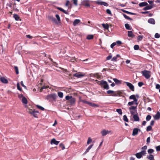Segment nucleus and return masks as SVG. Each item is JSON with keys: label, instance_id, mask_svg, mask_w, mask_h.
Returning a JSON list of instances; mask_svg holds the SVG:
<instances>
[{"label": "nucleus", "instance_id": "nucleus-1", "mask_svg": "<svg viewBox=\"0 0 160 160\" xmlns=\"http://www.w3.org/2000/svg\"><path fill=\"white\" fill-rule=\"evenodd\" d=\"M107 92L108 94H111L113 96H120L122 94V92L121 91H118L114 92L111 90H108L107 91Z\"/></svg>", "mask_w": 160, "mask_h": 160}, {"label": "nucleus", "instance_id": "nucleus-2", "mask_svg": "<svg viewBox=\"0 0 160 160\" xmlns=\"http://www.w3.org/2000/svg\"><path fill=\"white\" fill-rule=\"evenodd\" d=\"M100 82V83H98L99 85H103V87L104 89L108 90L109 88V87L106 81L102 80L100 82Z\"/></svg>", "mask_w": 160, "mask_h": 160}, {"label": "nucleus", "instance_id": "nucleus-3", "mask_svg": "<svg viewBox=\"0 0 160 160\" xmlns=\"http://www.w3.org/2000/svg\"><path fill=\"white\" fill-rule=\"evenodd\" d=\"M142 75L144 76L146 79H149L151 76L150 71L146 70H144L141 72Z\"/></svg>", "mask_w": 160, "mask_h": 160}, {"label": "nucleus", "instance_id": "nucleus-4", "mask_svg": "<svg viewBox=\"0 0 160 160\" xmlns=\"http://www.w3.org/2000/svg\"><path fill=\"white\" fill-rule=\"evenodd\" d=\"M56 97L57 96L56 94H49L46 96V98L47 99H51L53 100H55Z\"/></svg>", "mask_w": 160, "mask_h": 160}, {"label": "nucleus", "instance_id": "nucleus-5", "mask_svg": "<svg viewBox=\"0 0 160 160\" xmlns=\"http://www.w3.org/2000/svg\"><path fill=\"white\" fill-rule=\"evenodd\" d=\"M112 132L111 131L106 130L105 129H103L101 132V133L102 136L106 135Z\"/></svg>", "mask_w": 160, "mask_h": 160}, {"label": "nucleus", "instance_id": "nucleus-6", "mask_svg": "<svg viewBox=\"0 0 160 160\" xmlns=\"http://www.w3.org/2000/svg\"><path fill=\"white\" fill-rule=\"evenodd\" d=\"M88 2L89 1L88 0H83L81 2V4L86 7H90V4Z\"/></svg>", "mask_w": 160, "mask_h": 160}, {"label": "nucleus", "instance_id": "nucleus-7", "mask_svg": "<svg viewBox=\"0 0 160 160\" xmlns=\"http://www.w3.org/2000/svg\"><path fill=\"white\" fill-rule=\"evenodd\" d=\"M125 83L129 87L130 90L132 91H134V86L132 83L128 82H125Z\"/></svg>", "mask_w": 160, "mask_h": 160}, {"label": "nucleus", "instance_id": "nucleus-8", "mask_svg": "<svg viewBox=\"0 0 160 160\" xmlns=\"http://www.w3.org/2000/svg\"><path fill=\"white\" fill-rule=\"evenodd\" d=\"M95 3L98 4V5H103L105 6H108V4L107 3L102 2L100 0H98L97 1L95 2Z\"/></svg>", "mask_w": 160, "mask_h": 160}, {"label": "nucleus", "instance_id": "nucleus-9", "mask_svg": "<svg viewBox=\"0 0 160 160\" xmlns=\"http://www.w3.org/2000/svg\"><path fill=\"white\" fill-rule=\"evenodd\" d=\"M141 130L138 128H134L133 129L132 133V136H135L138 134V132L140 131Z\"/></svg>", "mask_w": 160, "mask_h": 160}, {"label": "nucleus", "instance_id": "nucleus-10", "mask_svg": "<svg viewBox=\"0 0 160 160\" xmlns=\"http://www.w3.org/2000/svg\"><path fill=\"white\" fill-rule=\"evenodd\" d=\"M47 18L49 20H51L54 22H57L56 20L52 16L49 15L47 17Z\"/></svg>", "mask_w": 160, "mask_h": 160}, {"label": "nucleus", "instance_id": "nucleus-11", "mask_svg": "<svg viewBox=\"0 0 160 160\" xmlns=\"http://www.w3.org/2000/svg\"><path fill=\"white\" fill-rule=\"evenodd\" d=\"M73 76L74 77H77L78 78H81L82 77H83L84 76V74H81V73L79 72L78 73H76L74 74Z\"/></svg>", "mask_w": 160, "mask_h": 160}, {"label": "nucleus", "instance_id": "nucleus-12", "mask_svg": "<svg viewBox=\"0 0 160 160\" xmlns=\"http://www.w3.org/2000/svg\"><path fill=\"white\" fill-rule=\"evenodd\" d=\"M75 99L74 98H72L68 102V103H69L70 105H73L75 104Z\"/></svg>", "mask_w": 160, "mask_h": 160}, {"label": "nucleus", "instance_id": "nucleus-13", "mask_svg": "<svg viewBox=\"0 0 160 160\" xmlns=\"http://www.w3.org/2000/svg\"><path fill=\"white\" fill-rule=\"evenodd\" d=\"M59 142V141H57L55 138H53L51 140L50 143L51 144H54L56 145H58Z\"/></svg>", "mask_w": 160, "mask_h": 160}, {"label": "nucleus", "instance_id": "nucleus-14", "mask_svg": "<svg viewBox=\"0 0 160 160\" xmlns=\"http://www.w3.org/2000/svg\"><path fill=\"white\" fill-rule=\"evenodd\" d=\"M148 22L149 23L152 24H155V20L153 18H150L149 19Z\"/></svg>", "mask_w": 160, "mask_h": 160}, {"label": "nucleus", "instance_id": "nucleus-15", "mask_svg": "<svg viewBox=\"0 0 160 160\" xmlns=\"http://www.w3.org/2000/svg\"><path fill=\"white\" fill-rule=\"evenodd\" d=\"M133 118L135 121H139L140 120L139 117L137 114L134 115L133 116Z\"/></svg>", "mask_w": 160, "mask_h": 160}, {"label": "nucleus", "instance_id": "nucleus-16", "mask_svg": "<svg viewBox=\"0 0 160 160\" xmlns=\"http://www.w3.org/2000/svg\"><path fill=\"white\" fill-rule=\"evenodd\" d=\"M154 118L155 120H158L160 118V113L158 112L156 114L154 117Z\"/></svg>", "mask_w": 160, "mask_h": 160}, {"label": "nucleus", "instance_id": "nucleus-17", "mask_svg": "<svg viewBox=\"0 0 160 160\" xmlns=\"http://www.w3.org/2000/svg\"><path fill=\"white\" fill-rule=\"evenodd\" d=\"M0 80H1L2 82L4 83H7L8 82V80L3 77L1 78Z\"/></svg>", "mask_w": 160, "mask_h": 160}, {"label": "nucleus", "instance_id": "nucleus-18", "mask_svg": "<svg viewBox=\"0 0 160 160\" xmlns=\"http://www.w3.org/2000/svg\"><path fill=\"white\" fill-rule=\"evenodd\" d=\"M153 8V7L152 5H148L146 6V7H144L143 10H150L152 9Z\"/></svg>", "mask_w": 160, "mask_h": 160}, {"label": "nucleus", "instance_id": "nucleus-19", "mask_svg": "<svg viewBox=\"0 0 160 160\" xmlns=\"http://www.w3.org/2000/svg\"><path fill=\"white\" fill-rule=\"evenodd\" d=\"M148 3L146 2H140L139 3V5L140 7H142L146 6L148 5Z\"/></svg>", "mask_w": 160, "mask_h": 160}, {"label": "nucleus", "instance_id": "nucleus-20", "mask_svg": "<svg viewBox=\"0 0 160 160\" xmlns=\"http://www.w3.org/2000/svg\"><path fill=\"white\" fill-rule=\"evenodd\" d=\"M128 36L129 37L133 38L135 36L132 31H128Z\"/></svg>", "mask_w": 160, "mask_h": 160}, {"label": "nucleus", "instance_id": "nucleus-21", "mask_svg": "<svg viewBox=\"0 0 160 160\" xmlns=\"http://www.w3.org/2000/svg\"><path fill=\"white\" fill-rule=\"evenodd\" d=\"M80 22V20L79 19H76L73 22V25L74 26H76Z\"/></svg>", "mask_w": 160, "mask_h": 160}, {"label": "nucleus", "instance_id": "nucleus-22", "mask_svg": "<svg viewBox=\"0 0 160 160\" xmlns=\"http://www.w3.org/2000/svg\"><path fill=\"white\" fill-rule=\"evenodd\" d=\"M113 81L115 82V83L117 84H119L121 83V81L117 79L116 78H114L113 79Z\"/></svg>", "mask_w": 160, "mask_h": 160}, {"label": "nucleus", "instance_id": "nucleus-23", "mask_svg": "<svg viewBox=\"0 0 160 160\" xmlns=\"http://www.w3.org/2000/svg\"><path fill=\"white\" fill-rule=\"evenodd\" d=\"M57 8L60 11L64 13H65V14H68V12H67L65 10H64L62 8L58 7Z\"/></svg>", "mask_w": 160, "mask_h": 160}, {"label": "nucleus", "instance_id": "nucleus-24", "mask_svg": "<svg viewBox=\"0 0 160 160\" xmlns=\"http://www.w3.org/2000/svg\"><path fill=\"white\" fill-rule=\"evenodd\" d=\"M120 55L119 54H117L116 56L114 57L112 59V61L114 62H116L117 61V59L118 58H119Z\"/></svg>", "mask_w": 160, "mask_h": 160}, {"label": "nucleus", "instance_id": "nucleus-25", "mask_svg": "<svg viewBox=\"0 0 160 160\" xmlns=\"http://www.w3.org/2000/svg\"><path fill=\"white\" fill-rule=\"evenodd\" d=\"M39 112L38 111H35L33 112L31 114V115H32L35 118H37V113H38Z\"/></svg>", "mask_w": 160, "mask_h": 160}, {"label": "nucleus", "instance_id": "nucleus-26", "mask_svg": "<svg viewBox=\"0 0 160 160\" xmlns=\"http://www.w3.org/2000/svg\"><path fill=\"white\" fill-rule=\"evenodd\" d=\"M13 17V18L15 19V20H16V21H18V20H21V19H20V18L19 17V16L18 15H17V14H14Z\"/></svg>", "mask_w": 160, "mask_h": 160}, {"label": "nucleus", "instance_id": "nucleus-27", "mask_svg": "<svg viewBox=\"0 0 160 160\" xmlns=\"http://www.w3.org/2000/svg\"><path fill=\"white\" fill-rule=\"evenodd\" d=\"M90 106H91L93 107H99V105L98 104H96L94 103H92V102H89V104Z\"/></svg>", "mask_w": 160, "mask_h": 160}, {"label": "nucleus", "instance_id": "nucleus-28", "mask_svg": "<svg viewBox=\"0 0 160 160\" xmlns=\"http://www.w3.org/2000/svg\"><path fill=\"white\" fill-rule=\"evenodd\" d=\"M22 102L23 103L26 104L28 103V101L27 99L25 97H23L22 100Z\"/></svg>", "mask_w": 160, "mask_h": 160}, {"label": "nucleus", "instance_id": "nucleus-29", "mask_svg": "<svg viewBox=\"0 0 160 160\" xmlns=\"http://www.w3.org/2000/svg\"><path fill=\"white\" fill-rule=\"evenodd\" d=\"M34 110H35L34 109L33 110L30 108H27V111L31 115L32 113Z\"/></svg>", "mask_w": 160, "mask_h": 160}, {"label": "nucleus", "instance_id": "nucleus-30", "mask_svg": "<svg viewBox=\"0 0 160 160\" xmlns=\"http://www.w3.org/2000/svg\"><path fill=\"white\" fill-rule=\"evenodd\" d=\"M125 26L127 30H131L132 29V28H130L129 25L128 23L125 24Z\"/></svg>", "mask_w": 160, "mask_h": 160}, {"label": "nucleus", "instance_id": "nucleus-31", "mask_svg": "<svg viewBox=\"0 0 160 160\" xmlns=\"http://www.w3.org/2000/svg\"><path fill=\"white\" fill-rule=\"evenodd\" d=\"M123 15L124 17V18L127 19L128 20H132V19L131 18H130L129 17L127 16V15H126L125 14H123Z\"/></svg>", "mask_w": 160, "mask_h": 160}, {"label": "nucleus", "instance_id": "nucleus-32", "mask_svg": "<svg viewBox=\"0 0 160 160\" xmlns=\"http://www.w3.org/2000/svg\"><path fill=\"white\" fill-rule=\"evenodd\" d=\"M135 155L136 157L138 158L139 159L141 158L142 156L141 155V153H140L139 152L136 153L135 154Z\"/></svg>", "mask_w": 160, "mask_h": 160}, {"label": "nucleus", "instance_id": "nucleus-33", "mask_svg": "<svg viewBox=\"0 0 160 160\" xmlns=\"http://www.w3.org/2000/svg\"><path fill=\"white\" fill-rule=\"evenodd\" d=\"M93 146V144L90 145L87 148V149H86V151L85 152V153H86L87 152H89L90 149L92 148V146Z\"/></svg>", "mask_w": 160, "mask_h": 160}, {"label": "nucleus", "instance_id": "nucleus-34", "mask_svg": "<svg viewBox=\"0 0 160 160\" xmlns=\"http://www.w3.org/2000/svg\"><path fill=\"white\" fill-rule=\"evenodd\" d=\"M93 38V36L92 35H89L87 36V39L88 40H91Z\"/></svg>", "mask_w": 160, "mask_h": 160}, {"label": "nucleus", "instance_id": "nucleus-35", "mask_svg": "<svg viewBox=\"0 0 160 160\" xmlns=\"http://www.w3.org/2000/svg\"><path fill=\"white\" fill-rule=\"evenodd\" d=\"M102 26L103 28L106 29H108L109 28V26L108 24H102Z\"/></svg>", "mask_w": 160, "mask_h": 160}, {"label": "nucleus", "instance_id": "nucleus-36", "mask_svg": "<svg viewBox=\"0 0 160 160\" xmlns=\"http://www.w3.org/2000/svg\"><path fill=\"white\" fill-rule=\"evenodd\" d=\"M68 61L71 62H74L75 61V59L74 57L69 58H68Z\"/></svg>", "mask_w": 160, "mask_h": 160}, {"label": "nucleus", "instance_id": "nucleus-37", "mask_svg": "<svg viewBox=\"0 0 160 160\" xmlns=\"http://www.w3.org/2000/svg\"><path fill=\"white\" fill-rule=\"evenodd\" d=\"M123 120L125 122H128V120L127 118V116L126 115H125L123 116Z\"/></svg>", "mask_w": 160, "mask_h": 160}, {"label": "nucleus", "instance_id": "nucleus-38", "mask_svg": "<svg viewBox=\"0 0 160 160\" xmlns=\"http://www.w3.org/2000/svg\"><path fill=\"white\" fill-rule=\"evenodd\" d=\"M148 158L150 160H153L154 159V156L150 154L149 155L148 157Z\"/></svg>", "mask_w": 160, "mask_h": 160}, {"label": "nucleus", "instance_id": "nucleus-39", "mask_svg": "<svg viewBox=\"0 0 160 160\" xmlns=\"http://www.w3.org/2000/svg\"><path fill=\"white\" fill-rule=\"evenodd\" d=\"M116 111L120 114L122 115V110L121 109H117Z\"/></svg>", "mask_w": 160, "mask_h": 160}, {"label": "nucleus", "instance_id": "nucleus-40", "mask_svg": "<svg viewBox=\"0 0 160 160\" xmlns=\"http://www.w3.org/2000/svg\"><path fill=\"white\" fill-rule=\"evenodd\" d=\"M14 68L15 69V71L16 72V74H18L19 73V71L18 67L15 66H14Z\"/></svg>", "mask_w": 160, "mask_h": 160}, {"label": "nucleus", "instance_id": "nucleus-41", "mask_svg": "<svg viewBox=\"0 0 160 160\" xmlns=\"http://www.w3.org/2000/svg\"><path fill=\"white\" fill-rule=\"evenodd\" d=\"M58 96L60 98H62L63 97V93L61 92H59L58 93Z\"/></svg>", "mask_w": 160, "mask_h": 160}, {"label": "nucleus", "instance_id": "nucleus-42", "mask_svg": "<svg viewBox=\"0 0 160 160\" xmlns=\"http://www.w3.org/2000/svg\"><path fill=\"white\" fill-rule=\"evenodd\" d=\"M36 107L38 109L42 110H44L45 109L44 108L42 107L39 106V105H36Z\"/></svg>", "mask_w": 160, "mask_h": 160}, {"label": "nucleus", "instance_id": "nucleus-43", "mask_svg": "<svg viewBox=\"0 0 160 160\" xmlns=\"http://www.w3.org/2000/svg\"><path fill=\"white\" fill-rule=\"evenodd\" d=\"M137 108V106H132L129 108L130 111H132V110H135Z\"/></svg>", "mask_w": 160, "mask_h": 160}, {"label": "nucleus", "instance_id": "nucleus-44", "mask_svg": "<svg viewBox=\"0 0 160 160\" xmlns=\"http://www.w3.org/2000/svg\"><path fill=\"white\" fill-rule=\"evenodd\" d=\"M152 129V127L151 126L149 125L147 127L146 130L148 132L151 130Z\"/></svg>", "mask_w": 160, "mask_h": 160}, {"label": "nucleus", "instance_id": "nucleus-45", "mask_svg": "<svg viewBox=\"0 0 160 160\" xmlns=\"http://www.w3.org/2000/svg\"><path fill=\"white\" fill-rule=\"evenodd\" d=\"M72 97V96H66L65 97V99L67 100H69Z\"/></svg>", "mask_w": 160, "mask_h": 160}, {"label": "nucleus", "instance_id": "nucleus-46", "mask_svg": "<svg viewBox=\"0 0 160 160\" xmlns=\"http://www.w3.org/2000/svg\"><path fill=\"white\" fill-rule=\"evenodd\" d=\"M154 151V150L152 149H149L148 150V152L149 154H151Z\"/></svg>", "mask_w": 160, "mask_h": 160}, {"label": "nucleus", "instance_id": "nucleus-47", "mask_svg": "<svg viewBox=\"0 0 160 160\" xmlns=\"http://www.w3.org/2000/svg\"><path fill=\"white\" fill-rule=\"evenodd\" d=\"M55 17L56 18L57 20H58L59 22H60L61 21V19L59 15L58 14H56L55 15Z\"/></svg>", "mask_w": 160, "mask_h": 160}, {"label": "nucleus", "instance_id": "nucleus-48", "mask_svg": "<svg viewBox=\"0 0 160 160\" xmlns=\"http://www.w3.org/2000/svg\"><path fill=\"white\" fill-rule=\"evenodd\" d=\"M151 116H150L149 115H148L146 117V120L147 121H149L151 119Z\"/></svg>", "mask_w": 160, "mask_h": 160}, {"label": "nucleus", "instance_id": "nucleus-49", "mask_svg": "<svg viewBox=\"0 0 160 160\" xmlns=\"http://www.w3.org/2000/svg\"><path fill=\"white\" fill-rule=\"evenodd\" d=\"M59 147L62 148V150H64L65 148V146L62 143L60 144Z\"/></svg>", "mask_w": 160, "mask_h": 160}, {"label": "nucleus", "instance_id": "nucleus-50", "mask_svg": "<svg viewBox=\"0 0 160 160\" xmlns=\"http://www.w3.org/2000/svg\"><path fill=\"white\" fill-rule=\"evenodd\" d=\"M80 101L83 103H86V104H89V102H88V101H85V100H82V99H81L80 100Z\"/></svg>", "mask_w": 160, "mask_h": 160}, {"label": "nucleus", "instance_id": "nucleus-51", "mask_svg": "<svg viewBox=\"0 0 160 160\" xmlns=\"http://www.w3.org/2000/svg\"><path fill=\"white\" fill-rule=\"evenodd\" d=\"M92 141V139L90 138L89 137L88 138V140L87 142V144H89Z\"/></svg>", "mask_w": 160, "mask_h": 160}, {"label": "nucleus", "instance_id": "nucleus-52", "mask_svg": "<svg viewBox=\"0 0 160 160\" xmlns=\"http://www.w3.org/2000/svg\"><path fill=\"white\" fill-rule=\"evenodd\" d=\"M17 89L20 91H22V89L21 88L19 84L18 83L17 84Z\"/></svg>", "mask_w": 160, "mask_h": 160}, {"label": "nucleus", "instance_id": "nucleus-53", "mask_svg": "<svg viewBox=\"0 0 160 160\" xmlns=\"http://www.w3.org/2000/svg\"><path fill=\"white\" fill-rule=\"evenodd\" d=\"M139 46L138 45H135L134 46V48L135 50H138L139 49Z\"/></svg>", "mask_w": 160, "mask_h": 160}, {"label": "nucleus", "instance_id": "nucleus-54", "mask_svg": "<svg viewBox=\"0 0 160 160\" xmlns=\"http://www.w3.org/2000/svg\"><path fill=\"white\" fill-rule=\"evenodd\" d=\"M140 153H141V155L142 156L145 155L146 153V151L145 150H142L140 152H139Z\"/></svg>", "mask_w": 160, "mask_h": 160}, {"label": "nucleus", "instance_id": "nucleus-55", "mask_svg": "<svg viewBox=\"0 0 160 160\" xmlns=\"http://www.w3.org/2000/svg\"><path fill=\"white\" fill-rule=\"evenodd\" d=\"M112 57V56L111 54L110 53L109 54V56H108L106 58L107 60H109Z\"/></svg>", "mask_w": 160, "mask_h": 160}, {"label": "nucleus", "instance_id": "nucleus-56", "mask_svg": "<svg viewBox=\"0 0 160 160\" xmlns=\"http://www.w3.org/2000/svg\"><path fill=\"white\" fill-rule=\"evenodd\" d=\"M135 96L134 95H132L131 96H130L129 97V98L130 99H134L135 98Z\"/></svg>", "mask_w": 160, "mask_h": 160}, {"label": "nucleus", "instance_id": "nucleus-57", "mask_svg": "<svg viewBox=\"0 0 160 160\" xmlns=\"http://www.w3.org/2000/svg\"><path fill=\"white\" fill-rule=\"evenodd\" d=\"M154 37H155V38H159L160 37V34H158V33H156L155 34Z\"/></svg>", "mask_w": 160, "mask_h": 160}, {"label": "nucleus", "instance_id": "nucleus-58", "mask_svg": "<svg viewBox=\"0 0 160 160\" xmlns=\"http://www.w3.org/2000/svg\"><path fill=\"white\" fill-rule=\"evenodd\" d=\"M147 144H148L150 142V137H149L147 139Z\"/></svg>", "mask_w": 160, "mask_h": 160}, {"label": "nucleus", "instance_id": "nucleus-59", "mask_svg": "<svg viewBox=\"0 0 160 160\" xmlns=\"http://www.w3.org/2000/svg\"><path fill=\"white\" fill-rule=\"evenodd\" d=\"M134 104V101H132L130 102H129L128 103V105L129 106H131Z\"/></svg>", "mask_w": 160, "mask_h": 160}, {"label": "nucleus", "instance_id": "nucleus-60", "mask_svg": "<svg viewBox=\"0 0 160 160\" xmlns=\"http://www.w3.org/2000/svg\"><path fill=\"white\" fill-rule=\"evenodd\" d=\"M143 84L144 83L142 82H139L138 83V85L139 87H142Z\"/></svg>", "mask_w": 160, "mask_h": 160}, {"label": "nucleus", "instance_id": "nucleus-61", "mask_svg": "<svg viewBox=\"0 0 160 160\" xmlns=\"http://www.w3.org/2000/svg\"><path fill=\"white\" fill-rule=\"evenodd\" d=\"M23 97H24L23 96L22 94H20L18 95V97L20 99H21V98H23Z\"/></svg>", "mask_w": 160, "mask_h": 160}, {"label": "nucleus", "instance_id": "nucleus-62", "mask_svg": "<svg viewBox=\"0 0 160 160\" xmlns=\"http://www.w3.org/2000/svg\"><path fill=\"white\" fill-rule=\"evenodd\" d=\"M116 44V42H113L111 45V47L112 48H113V47Z\"/></svg>", "mask_w": 160, "mask_h": 160}, {"label": "nucleus", "instance_id": "nucleus-63", "mask_svg": "<svg viewBox=\"0 0 160 160\" xmlns=\"http://www.w3.org/2000/svg\"><path fill=\"white\" fill-rule=\"evenodd\" d=\"M107 13L109 14H111V12L110 10L109 9H107L106 10Z\"/></svg>", "mask_w": 160, "mask_h": 160}, {"label": "nucleus", "instance_id": "nucleus-64", "mask_svg": "<svg viewBox=\"0 0 160 160\" xmlns=\"http://www.w3.org/2000/svg\"><path fill=\"white\" fill-rule=\"evenodd\" d=\"M156 148L157 151H160V145H159L156 147Z\"/></svg>", "mask_w": 160, "mask_h": 160}]
</instances>
